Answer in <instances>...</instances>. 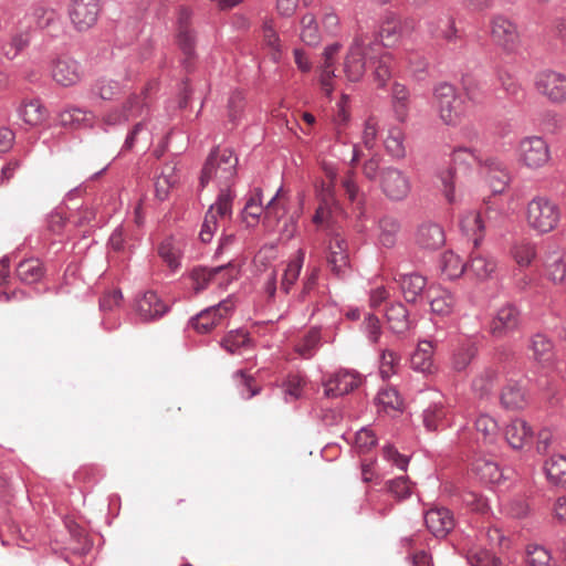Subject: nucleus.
<instances>
[{
    "instance_id": "obj_30",
    "label": "nucleus",
    "mask_w": 566,
    "mask_h": 566,
    "mask_svg": "<svg viewBox=\"0 0 566 566\" xmlns=\"http://www.w3.org/2000/svg\"><path fill=\"white\" fill-rule=\"evenodd\" d=\"M305 261V251L303 249H298L295 254L287 261L286 268L284 270L282 281H281V290L289 294L300 277L302 268Z\"/></svg>"
},
{
    "instance_id": "obj_28",
    "label": "nucleus",
    "mask_w": 566,
    "mask_h": 566,
    "mask_svg": "<svg viewBox=\"0 0 566 566\" xmlns=\"http://www.w3.org/2000/svg\"><path fill=\"white\" fill-rule=\"evenodd\" d=\"M472 470L481 482L485 484H497L503 478V471L493 460L479 457L472 463Z\"/></svg>"
},
{
    "instance_id": "obj_11",
    "label": "nucleus",
    "mask_w": 566,
    "mask_h": 566,
    "mask_svg": "<svg viewBox=\"0 0 566 566\" xmlns=\"http://www.w3.org/2000/svg\"><path fill=\"white\" fill-rule=\"evenodd\" d=\"M101 12V0H73L69 15L78 31H85L92 28Z\"/></svg>"
},
{
    "instance_id": "obj_2",
    "label": "nucleus",
    "mask_w": 566,
    "mask_h": 566,
    "mask_svg": "<svg viewBox=\"0 0 566 566\" xmlns=\"http://www.w3.org/2000/svg\"><path fill=\"white\" fill-rule=\"evenodd\" d=\"M239 159L229 148H213L201 170L200 187L205 188L214 181L219 188H231L237 178Z\"/></svg>"
},
{
    "instance_id": "obj_9",
    "label": "nucleus",
    "mask_w": 566,
    "mask_h": 566,
    "mask_svg": "<svg viewBox=\"0 0 566 566\" xmlns=\"http://www.w3.org/2000/svg\"><path fill=\"white\" fill-rule=\"evenodd\" d=\"M536 90L553 103L566 101V75L556 71L545 70L537 74Z\"/></svg>"
},
{
    "instance_id": "obj_12",
    "label": "nucleus",
    "mask_w": 566,
    "mask_h": 566,
    "mask_svg": "<svg viewBox=\"0 0 566 566\" xmlns=\"http://www.w3.org/2000/svg\"><path fill=\"white\" fill-rule=\"evenodd\" d=\"M84 76L81 63L73 57H59L52 66V77L61 86L69 87L77 84Z\"/></svg>"
},
{
    "instance_id": "obj_32",
    "label": "nucleus",
    "mask_w": 566,
    "mask_h": 566,
    "mask_svg": "<svg viewBox=\"0 0 566 566\" xmlns=\"http://www.w3.org/2000/svg\"><path fill=\"white\" fill-rule=\"evenodd\" d=\"M460 228L463 234L472 240L476 249L483 240L484 224L481 216L474 211L465 213L460 220Z\"/></svg>"
},
{
    "instance_id": "obj_40",
    "label": "nucleus",
    "mask_w": 566,
    "mask_h": 566,
    "mask_svg": "<svg viewBox=\"0 0 566 566\" xmlns=\"http://www.w3.org/2000/svg\"><path fill=\"white\" fill-rule=\"evenodd\" d=\"M123 91V86L118 81L99 77L91 86L92 97L99 98L102 101H112L118 96Z\"/></svg>"
},
{
    "instance_id": "obj_14",
    "label": "nucleus",
    "mask_w": 566,
    "mask_h": 566,
    "mask_svg": "<svg viewBox=\"0 0 566 566\" xmlns=\"http://www.w3.org/2000/svg\"><path fill=\"white\" fill-rule=\"evenodd\" d=\"M395 280L408 303H420L427 297L429 286L426 276L413 272L398 274Z\"/></svg>"
},
{
    "instance_id": "obj_1",
    "label": "nucleus",
    "mask_w": 566,
    "mask_h": 566,
    "mask_svg": "<svg viewBox=\"0 0 566 566\" xmlns=\"http://www.w3.org/2000/svg\"><path fill=\"white\" fill-rule=\"evenodd\" d=\"M391 55L382 50L377 40L370 36H356L348 48L343 63V72L348 82H359L367 67H373L374 80L379 87L385 86L391 76Z\"/></svg>"
},
{
    "instance_id": "obj_54",
    "label": "nucleus",
    "mask_w": 566,
    "mask_h": 566,
    "mask_svg": "<svg viewBox=\"0 0 566 566\" xmlns=\"http://www.w3.org/2000/svg\"><path fill=\"white\" fill-rule=\"evenodd\" d=\"M400 33V22L395 17H390L380 27L379 36L381 42L378 43L385 51V46H390L399 40Z\"/></svg>"
},
{
    "instance_id": "obj_5",
    "label": "nucleus",
    "mask_w": 566,
    "mask_h": 566,
    "mask_svg": "<svg viewBox=\"0 0 566 566\" xmlns=\"http://www.w3.org/2000/svg\"><path fill=\"white\" fill-rule=\"evenodd\" d=\"M491 40L507 54L516 53L521 46L517 24L503 14L494 15L490 21Z\"/></svg>"
},
{
    "instance_id": "obj_51",
    "label": "nucleus",
    "mask_w": 566,
    "mask_h": 566,
    "mask_svg": "<svg viewBox=\"0 0 566 566\" xmlns=\"http://www.w3.org/2000/svg\"><path fill=\"white\" fill-rule=\"evenodd\" d=\"M261 32L264 45L271 50L273 60L277 61L281 56V40L274 28L273 20L265 19L262 23Z\"/></svg>"
},
{
    "instance_id": "obj_6",
    "label": "nucleus",
    "mask_w": 566,
    "mask_h": 566,
    "mask_svg": "<svg viewBox=\"0 0 566 566\" xmlns=\"http://www.w3.org/2000/svg\"><path fill=\"white\" fill-rule=\"evenodd\" d=\"M517 155L520 163L532 170L544 167L551 160L549 145L541 136H527L521 139Z\"/></svg>"
},
{
    "instance_id": "obj_27",
    "label": "nucleus",
    "mask_w": 566,
    "mask_h": 566,
    "mask_svg": "<svg viewBox=\"0 0 566 566\" xmlns=\"http://www.w3.org/2000/svg\"><path fill=\"white\" fill-rule=\"evenodd\" d=\"M544 275L555 285L566 280V260L562 251H552L544 258Z\"/></svg>"
},
{
    "instance_id": "obj_58",
    "label": "nucleus",
    "mask_w": 566,
    "mask_h": 566,
    "mask_svg": "<svg viewBox=\"0 0 566 566\" xmlns=\"http://www.w3.org/2000/svg\"><path fill=\"white\" fill-rule=\"evenodd\" d=\"M387 490L399 501L410 497L412 485L408 476L402 475L386 482Z\"/></svg>"
},
{
    "instance_id": "obj_24",
    "label": "nucleus",
    "mask_w": 566,
    "mask_h": 566,
    "mask_svg": "<svg viewBox=\"0 0 566 566\" xmlns=\"http://www.w3.org/2000/svg\"><path fill=\"white\" fill-rule=\"evenodd\" d=\"M430 304L431 313L441 317L449 316L454 308L455 298L453 294L441 286L430 285L427 297Z\"/></svg>"
},
{
    "instance_id": "obj_20",
    "label": "nucleus",
    "mask_w": 566,
    "mask_h": 566,
    "mask_svg": "<svg viewBox=\"0 0 566 566\" xmlns=\"http://www.w3.org/2000/svg\"><path fill=\"white\" fill-rule=\"evenodd\" d=\"M415 242L420 249L437 250L446 242L444 231L442 227L436 222H422L417 228Z\"/></svg>"
},
{
    "instance_id": "obj_15",
    "label": "nucleus",
    "mask_w": 566,
    "mask_h": 566,
    "mask_svg": "<svg viewBox=\"0 0 566 566\" xmlns=\"http://www.w3.org/2000/svg\"><path fill=\"white\" fill-rule=\"evenodd\" d=\"M360 381V376L356 371L340 369L324 384L325 396L335 398L347 395L356 389Z\"/></svg>"
},
{
    "instance_id": "obj_56",
    "label": "nucleus",
    "mask_w": 566,
    "mask_h": 566,
    "mask_svg": "<svg viewBox=\"0 0 566 566\" xmlns=\"http://www.w3.org/2000/svg\"><path fill=\"white\" fill-rule=\"evenodd\" d=\"M177 41L180 50L186 55L184 64L185 67L188 69L189 61L195 56L196 39L193 31L188 28H180L177 35Z\"/></svg>"
},
{
    "instance_id": "obj_52",
    "label": "nucleus",
    "mask_w": 566,
    "mask_h": 566,
    "mask_svg": "<svg viewBox=\"0 0 566 566\" xmlns=\"http://www.w3.org/2000/svg\"><path fill=\"white\" fill-rule=\"evenodd\" d=\"M474 424L478 433L482 434L485 443H495L499 436V424L494 418L489 415H480L475 419Z\"/></svg>"
},
{
    "instance_id": "obj_42",
    "label": "nucleus",
    "mask_w": 566,
    "mask_h": 566,
    "mask_svg": "<svg viewBox=\"0 0 566 566\" xmlns=\"http://www.w3.org/2000/svg\"><path fill=\"white\" fill-rule=\"evenodd\" d=\"M221 347L230 354H239L241 349L249 348L252 339L248 331L243 328L232 329L221 339Z\"/></svg>"
},
{
    "instance_id": "obj_21",
    "label": "nucleus",
    "mask_w": 566,
    "mask_h": 566,
    "mask_svg": "<svg viewBox=\"0 0 566 566\" xmlns=\"http://www.w3.org/2000/svg\"><path fill=\"white\" fill-rule=\"evenodd\" d=\"M503 436L512 449L521 450L532 441L533 430L524 419L515 418L504 427Z\"/></svg>"
},
{
    "instance_id": "obj_36",
    "label": "nucleus",
    "mask_w": 566,
    "mask_h": 566,
    "mask_svg": "<svg viewBox=\"0 0 566 566\" xmlns=\"http://www.w3.org/2000/svg\"><path fill=\"white\" fill-rule=\"evenodd\" d=\"M501 403L506 409H523L527 403L524 388L518 382H509L501 392Z\"/></svg>"
},
{
    "instance_id": "obj_8",
    "label": "nucleus",
    "mask_w": 566,
    "mask_h": 566,
    "mask_svg": "<svg viewBox=\"0 0 566 566\" xmlns=\"http://www.w3.org/2000/svg\"><path fill=\"white\" fill-rule=\"evenodd\" d=\"M380 188L390 200L401 201L411 190L409 177L396 167H384L380 171Z\"/></svg>"
},
{
    "instance_id": "obj_48",
    "label": "nucleus",
    "mask_w": 566,
    "mask_h": 566,
    "mask_svg": "<svg viewBox=\"0 0 566 566\" xmlns=\"http://www.w3.org/2000/svg\"><path fill=\"white\" fill-rule=\"evenodd\" d=\"M301 40L306 45L315 46L321 43L322 35L313 13H305L301 19Z\"/></svg>"
},
{
    "instance_id": "obj_4",
    "label": "nucleus",
    "mask_w": 566,
    "mask_h": 566,
    "mask_svg": "<svg viewBox=\"0 0 566 566\" xmlns=\"http://www.w3.org/2000/svg\"><path fill=\"white\" fill-rule=\"evenodd\" d=\"M559 206L547 197H534L526 207V222L530 228L541 234L557 228L560 221Z\"/></svg>"
},
{
    "instance_id": "obj_62",
    "label": "nucleus",
    "mask_w": 566,
    "mask_h": 566,
    "mask_svg": "<svg viewBox=\"0 0 566 566\" xmlns=\"http://www.w3.org/2000/svg\"><path fill=\"white\" fill-rule=\"evenodd\" d=\"M122 107L124 111H126L129 119L142 116L147 108V103L145 102V92L129 95Z\"/></svg>"
},
{
    "instance_id": "obj_47",
    "label": "nucleus",
    "mask_w": 566,
    "mask_h": 566,
    "mask_svg": "<svg viewBox=\"0 0 566 566\" xmlns=\"http://www.w3.org/2000/svg\"><path fill=\"white\" fill-rule=\"evenodd\" d=\"M378 241L385 248H392L397 241L400 223L392 217H384L378 223Z\"/></svg>"
},
{
    "instance_id": "obj_13",
    "label": "nucleus",
    "mask_w": 566,
    "mask_h": 566,
    "mask_svg": "<svg viewBox=\"0 0 566 566\" xmlns=\"http://www.w3.org/2000/svg\"><path fill=\"white\" fill-rule=\"evenodd\" d=\"M328 265L332 272L340 279L350 272L348 243L338 233L334 234L329 244Z\"/></svg>"
},
{
    "instance_id": "obj_59",
    "label": "nucleus",
    "mask_w": 566,
    "mask_h": 566,
    "mask_svg": "<svg viewBox=\"0 0 566 566\" xmlns=\"http://www.w3.org/2000/svg\"><path fill=\"white\" fill-rule=\"evenodd\" d=\"M400 361V356L391 350L385 349L380 356V368L379 373L384 379L390 378L394 374H396L397 367Z\"/></svg>"
},
{
    "instance_id": "obj_61",
    "label": "nucleus",
    "mask_w": 566,
    "mask_h": 566,
    "mask_svg": "<svg viewBox=\"0 0 566 566\" xmlns=\"http://www.w3.org/2000/svg\"><path fill=\"white\" fill-rule=\"evenodd\" d=\"M527 564L530 566H556L552 562L551 553L543 546L535 545L527 548Z\"/></svg>"
},
{
    "instance_id": "obj_26",
    "label": "nucleus",
    "mask_w": 566,
    "mask_h": 566,
    "mask_svg": "<svg viewBox=\"0 0 566 566\" xmlns=\"http://www.w3.org/2000/svg\"><path fill=\"white\" fill-rule=\"evenodd\" d=\"M385 316L389 329L395 334H403L412 327L409 312L401 302H396L387 306Z\"/></svg>"
},
{
    "instance_id": "obj_55",
    "label": "nucleus",
    "mask_w": 566,
    "mask_h": 566,
    "mask_svg": "<svg viewBox=\"0 0 566 566\" xmlns=\"http://www.w3.org/2000/svg\"><path fill=\"white\" fill-rule=\"evenodd\" d=\"M438 29H429L433 36L441 38L449 43H453L459 39L458 29L452 17H440L437 20Z\"/></svg>"
},
{
    "instance_id": "obj_57",
    "label": "nucleus",
    "mask_w": 566,
    "mask_h": 566,
    "mask_svg": "<svg viewBox=\"0 0 566 566\" xmlns=\"http://www.w3.org/2000/svg\"><path fill=\"white\" fill-rule=\"evenodd\" d=\"M29 45V38L24 33H18L4 42L1 46L2 53L9 60L15 59Z\"/></svg>"
},
{
    "instance_id": "obj_23",
    "label": "nucleus",
    "mask_w": 566,
    "mask_h": 566,
    "mask_svg": "<svg viewBox=\"0 0 566 566\" xmlns=\"http://www.w3.org/2000/svg\"><path fill=\"white\" fill-rule=\"evenodd\" d=\"M484 168L488 181L493 193H502L511 181V175L506 165L497 158L484 159Z\"/></svg>"
},
{
    "instance_id": "obj_39",
    "label": "nucleus",
    "mask_w": 566,
    "mask_h": 566,
    "mask_svg": "<svg viewBox=\"0 0 566 566\" xmlns=\"http://www.w3.org/2000/svg\"><path fill=\"white\" fill-rule=\"evenodd\" d=\"M227 266H214V268H206V266H196L190 272V279L193 283V290L199 293L207 289L211 283H214L222 271H224Z\"/></svg>"
},
{
    "instance_id": "obj_44",
    "label": "nucleus",
    "mask_w": 566,
    "mask_h": 566,
    "mask_svg": "<svg viewBox=\"0 0 566 566\" xmlns=\"http://www.w3.org/2000/svg\"><path fill=\"white\" fill-rule=\"evenodd\" d=\"M386 153L395 160H401L406 157L405 135L398 127L388 129L384 140Z\"/></svg>"
},
{
    "instance_id": "obj_37",
    "label": "nucleus",
    "mask_w": 566,
    "mask_h": 566,
    "mask_svg": "<svg viewBox=\"0 0 566 566\" xmlns=\"http://www.w3.org/2000/svg\"><path fill=\"white\" fill-rule=\"evenodd\" d=\"M19 117L30 126H38L42 124L48 116L46 108L41 104L39 99H32L23 103L18 108Z\"/></svg>"
},
{
    "instance_id": "obj_49",
    "label": "nucleus",
    "mask_w": 566,
    "mask_h": 566,
    "mask_svg": "<svg viewBox=\"0 0 566 566\" xmlns=\"http://www.w3.org/2000/svg\"><path fill=\"white\" fill-rule=\"evenodd\" d=\"M376 402L379 410L386 413L399 411L402 407V399L398 390L394 387L381 388L377 394Z\"/></svg>"
},
{
    "instance_id": "obj_60",
    "label": "nucleus",
    "mask_w": 566,
    "mask_h": 566,
    "mask_svg": "<svg viewBox=\"0 0 566 566\" xmlns=\"http://www.w3.org/2000/svg\"><path fill=\"white\" fill-rule=\"evenodd\" d=\"M142 136H144V139L146 142L149 140V133L144 122L137 123L136 125H134L132 130H129L122 146L120 154L130 151L142 139Z\"/></svg>"
},
{
    "instance_id": "obj_16",
    "label": "nucleus",
    "mask_w": 566,
    "mask_h": 566,
    "mask_svg": "<svg viewBox=\"0 0 566 566\" xmlns=\"http://www.w3.org/2000/svg\"><path fill=\"white\" fill-rule=\"evenodd\" d=\"M521 324V312L513 304L501 306L491 323V332L495 337H502L518 328Z\"/></svg>"
},
{
    "instance_id": "obj_38",
    "label": "nucleus",
    "mask_w": 566,
    "mask_h": 566,
    "mask_svg": "<svg viewBox=\"0 0 566 566\" xmlns=\"http://www.w3.org/2000/svg\"><path fill=\"white\" fill-rule=\"evenodd\" d=\"M530 348L534 359L543 365H549L553 361V342L545 334H535L531 339Z\"/></svg>"
},
{
    "instance_id": "obj_17",
    "label": "nucleus",
    "mask_w": 566,
    "mask_h": 566,
    "mask_svg": "<svg viewBox=\"0 0 566 566\" xmlns=\"http://www.w3.org/2000/svg\"><path fill=\"white\" fill-rule=\"evenodd\" d=\"M468 277L484 282L490 280L496 270V261L480 251H472L469 261L465 263Z\"/></svg>"
},
{
    "instance_id": "obj_35",
    "label": "nucleus",
    "mask_w": 566,
    "mask_h": 566,
    "mask_svg": "<svg viewBox=\"0 0 566 566\" xmlns=\"http://www.w3.org/2000/svg\"><path fill=\"white\" fill-rule=\"evenodd\" d=\"M465 263H463L461 258L452 251L443 252L439 261L441 275L447 280L460 277L465 273Z\"/></svg>"
},
{
    "instance_id": "obj_3",
    "label": "nucleus",
    "mask_w": 566,
    "mask_h": 566,
    "mask_svg": "<svg viewBox=\"0 0 566 566\" xmlns=\"http://www.w3.org/2000/svg\"><path fill=\"white\" fill-rule=\"evenodd\" d=\"M433 98L439 116L446 125L457 126L468 114L464 98L457 93L452 84H438L433 91Z\"/></svg>"
},
{
    "instance_id": "obj_33",
    "label": "nucleus",
    "mask_w": 566,
    "mask_h": 566,
    "mask_svg": "<svg viewBox=\"0 0 566 566\" xmlns=\"http://www.w3.org/2000/svg\"><path fill=\"white\" fill-rule=\"evenodd\" d=\"M322 334L317 326L311 327L295 345V352L303 358H312L321 347Z\"/></svg>"
},
{
    "instance_id": "obj_25",
    "label": "nucleus",
    "mask_w": 566,
    "mask_h": 566,
    "mask_svg": "<svg viewBox=\"0 0 566 566\" xmlns=\"http://www.w3.org/2000/svg\"><path fill=\"white\" fill-rule=\"evenodd\" d=\"M157 252L171 272H177L181 268L184 247L179 240L174 237L165 238L158 244Z\"/></svg>"
},
{
    "instance_id": "obj_7",
    "label": "nucleus",
    "mask_w": 566,
    "mask_h": 566,
    "mask_svg": "<svg viewBox=\"0 0 566 566\" xmlns=\"http://www.w3.org/2000/svg\"><path fill=\"white\" fill-rule=\"evenodd\" d=\"M433 399L422 411V424L428 432H438L450 428L453 423V413L444 397L437 392Z\"/></svg>"
},
{
    "instance_id": "obj_53",
    "label": "nucleus",
    "mask_w": 566,
    "mask_h": 566,
    "mask_svg": "<svg viewBox=\"0 0 566 566\" xmlns=\"http://www.w3.org/2000/svg\"><path fill=\"white\" fill-rule=\"evenodd\" d=\"M219 195L214 203H212L208 211H213L217 218H226L232 214V203L234 199V192L231 188H219Z\"/></svg>"
},
{
    "instance_id": "obj_46",
    "label": "nucleus",
    "mask_w": 566,
    "mask_h": 566,
    "mask_svg": "<svg viewBox=\"0 0 566 566\" xmlns=\"http://www.w3.org/2000/svg\"><path fill=\"white\" fill-rule=\"evenodd\" d=\"M281 191H282V187H280L277 189L275 195L268 202L266 207H264L263 203L255 202L254 200H248L245 202V206L242 210V218L248 227H252V226L256 224L265 209L270 210L273 208V205H274L275 200L277 199V197L280 196Z\"/></svg>"
},
{
    "instance_id": "obj_43",
    "label": "nucleus",
    "mask_w": 566,
    "mask_h": 566,
    "mask_svg": "<svg viewBox=\"0 0 566 566\" xmlns=\"http://www.w3.org/2000/svg\"><path fill=\"white\" fill-rule=\"evenodd\" d=\"M17 276L25 284L38 283L44 275L42 263L38 259L21 261L15 269Z\"/></svg>"
},
{
    "instance_id": "obj_19",
    "label": "nucleus",
    "mask_w": 566,
    "mask_h": 566,
    "mask_svg": "<svg viewBox=\"0 0 566 566\" xmlns=\"http://www.w3.org/2000/svg\"><path fill=\"white\" fill-rule=\"evenodd\" d=\"M168 312V306L153 291L144 293L136 301V313L140 321L151 322L163 317Z\"/></svg>"
},
{
    "instance_id": "obj_10",
    "label": "nucleus",
    "mask_w": 566,
    "mask_h": 566,
    "mask_svg": "<svg viewBox=\"0 0 566 566\" xmlns=\"http://www.w3.org/2000/svg\"><path fill=\"white\" fill-rule=\"evenodd\" d=\"M231 311L232 305L228 301H221L192 316L189 319V326L198 333H209L220 323L221 319L227 317Z\"/></svg>"
},
{
    "instance_id": "obj_64",
    "label": "nucleus",
    "mask_w": 566,
    "mask_h": 566,
    "mask_svg": "<svg viewBox=\"0 0 566 566\" xmlns=\"http://www.w3.org/2000/svg\"><path fill=\"white\" fill-rule=\"evenodd\" d=\"M244 109V96L240 91H233L228 99V116L232 123H237Z\"/></svg>"
},
{
    "instance_id": "obj_50",
    "label": "nucleus",
    "mask_w": 566,
    "mask_h": 566,
    "mask_svg": "<svg viewBox=\"0 0 566 566\" xmlns=\"http://www.w3.org/2000/svg\"><path fill=\"white\" fill-rule=\"evenodd\" d=\"M512 256L516 263L522 266H528L536 258V247L527 240L516 241L511 250Z\"/></svg>"
},
{
    "instance_id": "obj_31",
    "label": "nucleus",
    "mask_w": 566,
    "mask_h": 566,
    "mask_svg": "<svg viewBox=\"0 0 566 566\" xmlns=\"http://www.w3.org/2000/svg\"><path fill=\"white\" fill-rule=\"evenodd\" d=\"M499 378V373L493 367H484L476 373L471 382V388L475 395L483 398L489 396L494 389Z\"/></svg>"
},
{
    "instance_id": "obj_29",
    "label": "nucleus",
    "mask_w": 566,
    "mask_h": 566,
    "mask_svg": "<svg viewBox=\"0 0 566 566\" xmlns=\"http://www.w3.org/2000/svg\"><path fill=\"white\" fill-rule=\"evenodd\" d=\"M59 120L64 127L83 128L92 127L94 116L90 111L76 106H70L59 114Z\"/></svg>"
},
{
    "instance_id": "obj_45",
    "label": "nucleus",
    "mask_w": 566,
    "mask_h": 566,
    "mask_svg": "<svg viewBox=\"0 0 566 566\" xmlns=\"http://www.w3.org/2000/svg\"><path fill=\"white\" fill-rule=\"evenodd\" d=\"M336 205L335 197L332 189H328L327 193H322L319 205L315 210L312 221L317 227H329L333 207Z\"/></svg>"
},
{
    "instance_id": "obj_22",
    "label": "nucleus",
    "mask_w": 566,
    "mask_h": 566,
    "mask_svg": "<svg viewBox=\"0 0 566 566\" xmlns=\"http://www.w3.org/2000/svg\"><path fill=\"white\" fill-rule=\"evenodd\" d=\"M29 19L36 28L48 30L51 36H57L62 29L56 11L40 3L31 8Z\"/></svg>"
},
{
    "instance_id": "obj_34",
    "label": "nucleus",
    "mask_w": 566,
    "mask_h": 566,
    "mask_svg": "<svg viewBox=\"0 0 566 566\" xmlns=\"http://www.w3.org/2000/svg\"><path fill=\"white\" fill-rule=\"evenodd\" d=\"M478 354V348L471 340H464L453 350L451 367L455 371H464Z\"/></svg>"
},
{
    "instance_id": "obj_41",
    "label": "nucleus",
    "mask_w": 566,
    "mask_h": 566,
    "mask_svg": "<svg viewBox=\"0 0 566 566\" xmlns=\"http://www.w3.org/2000/svg\"><path fill=\"white\" fill-rule=\"evenodd\" d=\"M544 471L553 484L566 485V455L553 454L545 461Z\"/></svg>"
},
{
    "instance_id": "obj_18",
    "label": "nucleus",
    "mask_w": 566,
    "mask_h": 566,
    "mask_svg": "<svg viewBox=\"0 0 566 566\" xmlns=\"http://www.w3.org/2000/svg\"><path fill=\"white\" fill-rule=\"evenodd\" d=\"M424 523L437 538L446 537L454 528V517L447 507L431 509L424 514Z\"/></svg>"
},
{
    "instance_id": "obj_63",
    "label": "nucleus",
    "mask_w": 566,
    "mask_h": 566,
    "mask_svg": "<svg viewBox=\"0 0 566 566\" xmlns=\"http://www.w3.org/2000/svg\"><path fill=\"white\" fill-rule=\"evenodd\" d=\"M452 160L455 165L472 166L476 164L484 166V160L481 158L479 153L474 149L465 147H459L454 149L452 154Z\"/></svg>"
}]
</instances>
